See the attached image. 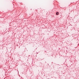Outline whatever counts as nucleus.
Returning a JSON list of instances; mask_svg holds the SVG:
<instances>
[{"label": "nucleus", "mask_w": 79, "mask_h": 79, "mask_svg": "<svg viewBox=\"0 0 79 79\" xmlns=\"http://www.w3.org/2000/svg\"><path fill=\"white\" fill-rule=\"evenodd\" d=\"M56 15H59V13L58 12H57L56 13Z\"/></svg>", "instance_id": "f257e3e1"}]
</instances>
